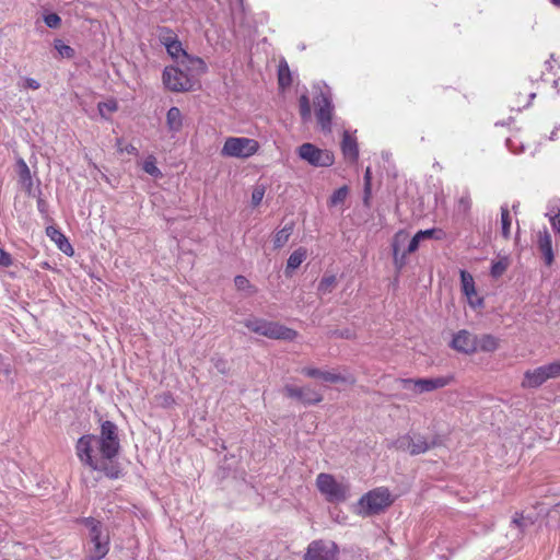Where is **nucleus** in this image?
Here are the masks:
<instances>
[{
	"label": "nucleus",
	"mask_w": 560,
	"mask_h": 560,
	"mask_svg": "<svg viewBox=\"0 0 560 560\" xmlns=\"http://www.w3.org/2000/svg\"><path fill=\"white\" fill-rule=\"evenodd\" d=\"M257 140L246 137H229L225 139L220 154L223 158L246 160L259 151Z\"/></svg>",
	"instance_id": "20e7f679"
},
{
	"label": "nucleus",
	"mask_w": 560,
	"mask_h": 560,
	"mask_svg": "<svg viewBox=\"0 0 560 560\" xmlns=\"http://www.w3.org/2000/svg\"><path fill=\"white\" fill-rule=\"evenodd\" d=\"M338 546L334 541L318 539L308 545L303 560H338Z\"/></svg>",
	"instance_id": "9b49d317"
},
{
	"label": "nucleus",
	"mask_w": 560,
	"mask_h": 560,
	"mask_svg": "<svg viewBox=\"0 0 560 560\" xmlns=\"http://www.w3.org/2000/svg\"><path fill=\"white\" fill-rule=\"evenodd\" d=\"M166 89L172 92H187L195 90L197 81L177 67H166L162 75Z\"/></svg>",
	"instance_id": "1a4fd4ad"
},
{
	"label": "nucleus",
	"mask_w": 560,
	"mask_h": 560,
	"mask_svg": "<svg viewBox=\"0 0 560 560\" xmlns=\"http://www.w3.org/2000/svg\"><path fill=\"white\" fill-rule=\"evenodd\" d=\"M520 96L521 95H515L511 98L510 104L513 109L521 110L522 108L529 106L535 94L528 92L522 98Z\"/></svg>",
	"instance_id": "2f4dec72"
},
{
	"label": "nucleus",
	"mask_w": 560,
	"mask_h": 560,
	"mask_svg": "<svg viewBox=\"0 0 560 560\" xmlns=\"http://www.w3.org/2000/svg\"><path fill=\"white\" fill-rule=\"evenodd\" d=\"M453 381L454 377L452 375H444L431 378H400L399 383L404 389L409 390L413 395H421L443 388L453 383Z\"/></svg>",
	"instance_id": "0eeeda50"
},
{
	"label": "nucleus",
	"mask_w": 560,
	"mask_h": 560,
	"mask_svg": "<svg viewBox=\"0 0 560 560\" xmlns=\"http://www.w3.org/2000/svg\"><path fill=\"white\" fill-rule=\"evenodd\" d=\"M54 46L61 57L68 58V59H71L74 57V49L69 45H66L62 40L56 39L54 42Z\"/></svg>",
	"instance_id": "e433bc0d"
},
{
	"label": "nucleus",
	"mask_w": 560,
	"mask_h": 560,
	"mask_svg": "<svg viewBox=\"0 0 560 560\" xmlns=\"http://www.w3.org/2000/svg\"><path fill=\"white\" fill-rule=\"evenodd\" d=\"M553 4L560 5V0H550Z\"/></svg>",
	"instance_id": "864d4df0"
},
{
	"label": "nucleus",
	"mask_w": 560,
	"mask_h": 560,
	"mask_svg": "<svg viewBox=\"0 0 560 560\" xmlns=\"http://www.w3.org/2000/svg\"><path fill=\"white\" fill-rule=\"evenodd\" d=\"M324 371H320L319 369L312 368V366H305L301 370V373L307 377L311 378H320Z\"/></svg>",
	"instance_id": "c03bdc74"
},
{
	"label": "nucleus",
	"mask_w": 560,
	"mask_h": 560,
	"mask_svg": "<svg viewBox=\"0 0 560 560\" xmlns=\"http://www.w3.org/2000/svg\"><path fill=\"white\" fill-rule=\"evenodd\" d=\"M511 215L506 207H501V233L504 240L511 236Z\"/></svg>",
	"instance_id": "c756f323"
},
{
	"label": "nucleus",
	"mask_w": 560,
	"mask_h": 560,
	"mask_svg": "<svg viewBox=\"0 0 560 560\" xmlns=\"http://www.w3.org/2000/svg\"><path fill=\"white\" fill-rule=\"evenodd\" d=\"M510 260L508 257H502L494 261L491 266L490 275L493 278H500L509 268Z\"/></svg>",
	"instance_id": "473e14b6"
},
{
	"label": "nucleus",
	"mask_w": 560,
	"mask_h": 560,
	"mask_svg": "<svg viewBox=\"0 0 560 560\" xmlns=\"http://www.w3.org/2000/svg\"><path fill=\"white\" fill-rule=\"evenodd\" d=\"M243 324L252 332L276 340L292 341L299 335L296 330L280 323L258 317H249L245 319Z\"/></svg>",
	"instance_id": "7ed1b4c3"
},
{
	"label": "nucleus",
	"mask_w": 560,
	"mask_h": 560,
	"mask_svg": "<svg viewBox=\"0 0 560 560\" xmlns=\"http://www.w3.org/2000/svg\"><path fill=\"white\" fill-rule=\"evenodd\" d=\"M316 106V118L323 129H329L332 118V104L324 93L317 95L314 100Z\"/></svg>",
	"instance_id": "dca6fc26"
},
{
	"label": "nucleus",
	"mask_w": 560,
	"mask_h": 560,
	"mask_svg": "<svg viewBox=\"0 0 560 560\" xmlns=\"http://www.w3.org/2000/svg\"><path fill=\"white\" fill-rule=\"evenodd\" d=\"M45 24L50 28H58L61 24V19L56 13H50L44 16Z\"/></svg>",
	"instance_id": "79ce46f5"
},
{
	"label": "nucleus",
	"mask_w": 560,
	"mask_h": 560,
	"mask_svg": "<svg viewBox=\"0 0 560 560\" xmlns=\"http://www.w3.org/2000/svg\"><path fill=\"white\" fill-rule=\"evenodd\" d=\"M371 178H372V173H371V168L368 167L365 170V173H364V182H365V195H369L370 191H371Z\"/></svg>",
	"instance_id": "09e8293b"
},
{
	"label": "nucleus",
	"mask_w": 560,
	"mask_h": 560,
	"mask_svg": "<svg viewBox=\"0 0 560 560\" xmlns=\"http://www.w3.org/2000/svg\"><path fill=\"white\" fill-rule=\"evenodd\" d=\"M550 223H551V226L557 230V231H560V220H559V217L558 215H553L550 218Z\"/></svg>",
	"instance_id": "3c124183"
},
{
	"label": "nucleus",
	"mask_w": 560,
	"mask_h": 560,
	"mask_svg": "<svg viewBox=\"0 0 560 560\" xmlns=\"http://www.w3.org/2000/svg\"><path fill=\"white\" fill-rule=\"evenodd\" d=\"M560 376V360L546 365L538 366L534 370H527L524 373L521 386L523 388H537L550 378Z\"/></svg>",
	"instance_id": "6e6552de"
},
{
	"label": "nucleus",
	"mask_w": 560,
	"mask_h": 560,
	"mask_svg": "<svg viewBox=\"0 0 560 560\" xmlns=\"http://www.w3.org/2000/svg\"><path fill=\"white\" fill-rule=\"evenodd\" d=\"M337 284V279L335 276H325L322 278V280L318 283V292L320 294H327L330 293Z\"/></svg>",
	"instance_id": "72a5a7b5"
},
{
	"label": "nucleus",
	"mask_w": 560,
	"mask_h": 560,
	"mask_svg": "<svg viewBox=\"0 0 560 560\" xmlns=\"http://www.w3.org/2000/svg\"><path fill=\"white\" fill-rule=\"evenodd\" d=\"M538 248L542 255L545 264L547 266H551L553 262L552 240L547 230L538 233Z\"/></svg>",
	"instance_id": "aec40b11"
},
{
	"label": "nucleus",
	"mask_w": 560,
	"mask_h": 560,
	"mask_svg": "<svg viewBox=\"0 0 560 560\" xmlns=\"http://www.w3.org/2000/svg\"><path fill=\"white\" fill-rule=\"evenodd\" d=\"M46 235L51 242L56 244L59 250L68 256H73L74 249L66 235L56 226L49 225L46 228Z\"/></svg>",
	"instance_id": "a211bd4d"
},
{
	"label": "nucleus",
	"mask_w": 560,
	"mask_h": 560,
	"mask_svg": "<svg viewBox=\"0 0 560 560\" xmlns=\"http://www.w3.org/2000/svg\"><path fill=\"white\" fill-rule=\"evenodd\" d=\"M293 228L294 224L291 222L285 224L281 230L276 232L273 236L275 248H281L288 243L290 236L293 233Z\"/></svg>",
	"instance_id": "b1692460"
},
{
	"label": "nucleus",
	"mask_w": 560,
	"mask_h": 560,
	"mask_svg": "<svg viewBox=\"0 0 560 560\" xmlns=\"http://www.w3.org/2000/svg\"><path fill=\"white\" fill-rule=\"evenodd\" d=\"M395 447L408 451L411 455H419L425 453L430 448V444L422 435H404L396 440Z\"/></svg>",
	"instance_id": "4468645a"
},
{
	"label": "nucleus",
	"mask_w": 560,
	"mask_h": 560,
	"mask_svg": "<svg viewBox=\"0 0 560 560\" xmlns=\"http://www.w3.org/2000/svg\"><path fill=\"white\" fill-rule=\"evenodd\" d=\"M299 107H300V115L303 120H307L311 118V103L310 98L303 94L299 98Z\"/></svg>",
	"instance_id": "4c0bfd02"
},
{
	"label": "nucleus",
	"mask_w": 560,
	"mask_h": 560,
	"mask_svg": "<svg viewBox=\"0 0 560 560\" xmlns=\"http://www.w3.org/2000/svg\"><path fill=\"white\" fill-rule=\"evenodd\" d=\"M524 517L522 514H516V516L513 518V523H515L518 527L523 526Z\"/></svg>",
	"instance_id": "603ef678"
},
{
	"label": "nucleus",
	"mask_w": 560,
	"mask_h": 560,
	"mask_svg": "<svg viewBox=\"0 0 560 560\" xmlns=\"http://www.w3.org/2000/svg\"><path fill=\"white\" fill-rule=\"evenodd\" d=\"M316 487L329 503L343 502L348 498L349 487L339 482L331 474H318L316 477Z\"/></svg>",
	"instance_id": "423d86ee"
},
{
	"label": "nucleus",
	"mask_w": 560,
	"mask_h": 560,
	"mask_svg": "<svg viewBox=\"0 0 560 560\" xmlns=\"http://www.w3.org/2000/svg\"><path fill=\"white\" fill-rule=\"evenodd\" d=\"M300 159L315 167H329L335 162V155L327 149H319L313 143H303L298 149Z\"/></svg>",
	"instance_id": "9d476101"
},
{
	"label": "nucleus",
	"mask_w": 560,
	"mask_h": 560,
	"mask_svg": "<svg viewBox=\"0 0 560 560\" xmlns=\"http://www.w3.org/2000/svg\"><path fill=\"white\" fill-rule=\"evenodd\" d=\"M394 500L385 487L375 488L359 500L360 512L363 515H375L393 504Z\"/></svg>",
	"instance_id": "39448f33"
},
{
	"label": "nucleus",
	"mask_w": 560,
	"mask_h": 560,
	"mask_svg": "<svg viewBox=\"0 0 560 560\" xmlns=\"http://www.w3.org/2000/svg\"><path fill=\"white\" fill-rule=\"evenodd\" d=\"M460 282H462L463 293L466 295V298L468 300V304L472 308L483 306V299L478 296V294H477L474 277L469 272L462 270L460 271Z\"/></svg>",
	"instance_id": "f3484780"
},
{
	"label": "nucleus",
	"mask_w": 560,
	"mask_h": 560,
	"mask_svg": "<svg viewBox=\"0 0 560 560\" xmlns=\"http://www.w3.org/2000/svg\"><path fill=\"white\" fill-rule=\"evenodd\" d=\"M417 234L420 236L421 240H427V238L443 240L445 236V233L439 229L421 230V231H418Z\"/></svg>",
	"instance_id": "ea45409f"
},
{
	"label": "nucleus",
	"mask_w": 560,
	"mask_h": 560,
	"mask_svg": "<svg viewBox=\"0 0 560 560\" xmlns=\"http://www.w3.org/2000/svg\"><path fill=\"white\" fill-rule=\"evenodd\" d=\"M450 347L464 354H474L478 351V336L462 329L453 336Z\"/></svg>",
	"instance_id": "ddd939ff"
},
{
	"label": "nucleus",
	"mask_w": 560,
	"mask_h": 560,
	"mask_svg": "<svg viewBox=\"0 0 560 560\" xmlns=\"http://www.w3.org/2000/svg\"><path fill=\"white\" fill-rule=\"evenodd\" d=\"M12 265V258L9 253H7L3 248H0V266L9 267Z\"/></svg>",
	"instance_id": "de8ad7c7"
},
{
	"label": "nucleus",
	"mask_w": 560,
	"mask_h": 560,
	"mask_svg": "<svg viewBox=\"0 0 560 560\" xmlns=\"http://www.w3.org/2000/svg\"><path fill=\"white\" fill-rule=\"evenodd\" d=\"M100 436L106 438L107 440H112V438L118 439L116 424L108 420L104 421L101 425Z\"/></svg>",
	"instance_id": "c9c22d12"
},
{
	"label": "nucleus",
	"mask_w": 560,
	"mask_h": 560,
	"mask_svg": "<svg viewBox=\"0 0 560 560\" xmlns=\"http://www.w3.org/2000/svg\"><path fill=\"white\" fill-rule=\"evenodd\" d=\"M142 170L154 178H161L163 176L162 172L156 166V158L153 154L145 158L142 163Z\"/></svg>",
	"instance_id": "a878e982"
},
{
	"label": "nucleus",
	"mask_w": 560,
	"mask_h": 560,
	"mask_svg": "<svg viewBox=\"0 0 560 560\" xmlns=\"http://www.w3.org/2000/svg\"><path fill=\"white\" fill-rule=\"evenodd\" d=\"M307 250L304 247H299L295 249L287 261L285 273L288 275L290 270H295L301 266V264L306 259Z\"/></svg>",
	"instance_id": "5701e85b"
},
{
	"label": "nucleus",
	"mask_w": 560,
	"mask_h": 560,
	"mask_svg": "<svg viewBox=\"0 0 560 560\" xmlns=\"http://www.w3.org/2000/svg\"><path fill=\"white\" fill-rule=\"evenodd\" d=\"M166 51L173 59H179L185 60L186 57H188V54L183 48L182 43L177 39L175 42H170V44L166 45Z\"/></svg>",
	"instance_id": "cd10ccee"
},
{
	"label": "nucleus",
	"mask_w": 560,
	"mask_h": 560,
	"mask_svg": "<svg viewBox=\"0 0 560 560\" xmlns=\"http://www.w3.org/2000/svg\"><path fill=\"white\" fill-rule=\"evenodd\" d=\"M408 233L404 230L398 231L393 240V255H394V261L398 269H401L405 265V258L408 254L415 253L420 242L422 241L420 236L416 233L415 236L410 240L409 245L406 250L402 252L401 256L399 257V250L400 245L406 243L408 241Z\"/></svg>",
	"instance_id": "f8f14e48"
},
{
	"label": "nucleus",
	"mask_w": 560,
	"mask_h": 560,
	"mask_svg": "<svg viewBox=\"0 0 560 560\" xmlns=\"http://www.w3.org/2000/svg\"><path fill=\"white\" fill-rule=\"evenodd\" d=\"M180 63L189 71H196L197 73H205L207 71L206 62L199 57L188 55L185 60H180Z\"/></svg>",
	"instance_id": "393cba45"
},
{
	"label": "nucleus",
	"mask_w": 560,
	"mask_h": 560,
	"mask_svg": "<svg viewBox=\"0 0 560 560\" xmlns=\"http://www.w3.org/2000/svg\"><path fill=\"white\" fill-rule=\"evenodd\" d=\"M234 283H235L236 289L241 290V291L252 288L249 280L244 276H236L234 278Z\"/></svg>",
	"instance_id": "a18cd8bd"
},
{
	"label": "nucleus",
	"mask_w": 560,
	"mask_h": 560,
	"mask_svg": "<svg viewBox=\"0 0 560 560\" xmlns=\"http://www.w3.org/2000/svg\"><path fill=\"white\" fill-rule=\"evenodd\" d=\"M348 195H349V189H348V187L346 185L340 187V188H338L330 196L329 201H328V206L329 207H337L339 205H342L346 201Z\"/></svg>",
	"instance_id": "7c9ffc66"
},
{
	"label": "nucleus",
	"mask_w": 560,
	"mask_h": 560,
	"mask_svg": "<svg viewBox=\"0 0 560 560\" xmlns=\"http://www.w3.org/2000/svg\"><path fill=\"white\" fill-rule=\"evenodd\" d=\"M167 128L173 132H178L183 127V115L178 107H171L166 114Z\"/></svg>",
	"instance_id": "4be33fe9"
},
{
	"label": "nucleus",
	"mask_w": 560,
	"mask_h": 560,
	"mask_svg": "<svg viewBox=\"0 0 560 560\" xmlns=\"http://www.w3.org/2000/svg\"><path fill=\"white\" fill-rule=\"evenodd\" d=\"M119 448V439L107 440L94 434L81 436L75 444L80 462L92 470L104 472L109 479H118L121 475L119 465L113 460Z\"/></svg>",
	"instance_id": "f257e3e1"
},
{
	"label": "nucleus",
	"mask_w": 560,
	"mask_h": 560,
	"mask_svg": "<svg viewBox=\"0 0 560 560\" xmlns=\"http://www.w3.org/2000/svg\"><path fill=\"white\" fill-rule=\"evenodd\" d=\"M456 212L463 215L469 213L471 209V198L469 194L462 195L456 201Z\"/></svg>",
	"instance_id": "f704fd0d"
},
{
	"label": "nucleus",
	"mask_w": 560,
	"mask_h": 560,
	"mask_svg": "<svg viewBox=\"0 0 560 560\" xmlns=\"http://www.w3.org/2000/svg\"><path fill=\"white\" fill-rule=\"evenodd\" d=\"M121 143H122L121 139H118L117 140V148H118L119 152H126V153L135 155V156H137L139 154L138 149L133 144L129 143V144H127V145H125L122 148Z\"/></svg>",
	"instance_id": "49530a36"
},
{
	"label": "nucleus",
	"mask_w": 560,
	"mask_h": 560,
	"mask_svg": "<svg viewBox=\"0 0 560 560\" xmlns=\"http://www.w3.org/2000/svg\"><path fill=\"white\" fill-rule=\"evenodd\" d=\"M265 192H266V188L264 185H257L254 187V189L252 191V205L254 207H257L260 205V202L264 199Z\"/></svg>",
	"instance_id": "a19ab883"
},
{
	"label": "nucleus",
	"mask_w": 560,
	"mask_h": 560,
	"mask_svg": "<svg viewBox=\"0 0 560 560\" xmlns=\"http://www.w3.org/2000/svg\"><path fill=\"white\" fill-rule=\"evenodd\" d=\"M22 165H23V167H24L25 172L28 174V167H27V165H26L24 162H22Z\"/></svg>",
	"instance_id": "5fc2aeb1"
},
{
	"label": "nucleus",
	"mask_w": 560,
	"mask_h": 560,
	"mask_svg": "<svg viewBox=\"0 0 560 560\" xmlns=\"http://www.w3.org/2000/svg\"><path fill=\"white\" fill-rule=\"evenodd\" d=\"M25 86L28 89H32V90H37V89H39L40 85L35 79L28 78L25 81Z\"/></svg>",
	"instance_id": "8fccbe9b"
},
{
	"label": "nucleus",
	"mask_w": 560,
	"mask_h": 560,
	"mask_svg": "<svg viewBox=\"0 0 560 560\" xmlns=\"http://www.w3.org/2000/svg\"><path fill=\"white\" fill-rule=\"evenodd\" d=\"M500 347V339L491 334L478 337V351L494 352Z\"/></svg>",
	"instance_id": "412c9836"
},
{
	"label": "nucleus",
	"mask_w": 560,
	"mask_h": 560,
	"mask_svg": "<svg viewBox=\"0 0 560 560\" xmlns=\"http://www.w3.org/2000/svg\"><path fill=\"white\" fill-rule=\"evenodd\" d=\"M117 109H118V105H117V102L114 101V100L98 104V110H100L102 116H104V110H107L109 113H114Z\"/></svg>",
	"instance_id": "37998d69"
},
{
	"label": "nucleus",
	"mask_w": 560,
	"mask_h": 560,
	"mask_svg": "<svg viewBox=\"0 0 560 560\" xmlns=\"http://www.w3.org/2000/svg\"><path fill=\"white\" fill-rule=\"evenodd\" d=\"M341 151L345 159L351 163H354L359 159V149L355 137L350 135L348 131L343 132L341 141Z\"/></svg>",
	"instance_id": "6ab92c4d"
},
{
	"label": "nucleus",
	"mask_w": 560,
	"mask_h": 560,
	"mask_svg": "<svg viewBox=\"0 0 560 560\" xmlns=\"http://www.w3.org/2000/svg\"><path fill=\"white\" fill-rule=\"evenodd\" d=\"M10 373H11V370H10V368L8 366V368L5 369V374H7V375H10Z\"/></svg>",
	"instance_id": "6e6d98bb"
},
{
	"label": "nucleus",
	"mask_w": 560,
	"mask_h": 560,
	"mask_svg": "<svg viewBox=\"0 0 560 560\" xmlns=\"http://www.w3.org/2000/svg\"><path fill=\"white\" fill-rule=\"evenodd\" d=\"M322 380L328 383H348L353 385L355 383V378L353 376H345L335 372L324 371L322 375Z\"/></svg>",
	"instance_id": "bb28decb"
},
{
	"label": "nucleus",
	"mask_w": 560,
	"mask_h": 560,
	"mask_svg": "<svg viewBox=\"0 0 560 560\" xmlns=\"http://www.w3.org/2000/svg\"><path fill=\"white\" fill-rule=\"evenodd\" d=\"M278 82L282 89L290 86L292 83L291 72L285 61L280 62L278 67Z\"/></svg>",
	"instance_id": "c85d7f7f"
},
{
	"label": "nucleus",
	"mask_w": 560,
	"mask_h": 560,
	"mask_svg": "<svg viewBox=\"0 0 560 560\" xmlns=\"http://www.w3.org/2000/svg\"><path fill=\"white\" fill-rule=\"evenodd\" d=\"M159 39L166 47L170 42L177 40V35L168 27H161L159 30Z\"/></svg>",
	"instance_id": "58836bf2"
},
{
	"label": "nucleus",
	"mask_w": 560,
	"mask_h": 560,
	"mask_svg": "<svg viewBox=\"0 0 560 560\" xmlns=\"http://www.w3.org/2000/svg\"><path fill=\"white\" fill-rule=\"evenodd\" d=\"M284 393L290 398H295L305 405H317L323 401V395L311 387L284 386Z\"/></svg>",
	"instance_id": "2eb2a0df"
},
{
	"label": "nucleus",
	"mask_w": 560,
	"mask_h": 560,
	"mask_svg": "<svg viewBox=\"0 0 560 560\" xmlns=\"http://www.w3.org/2000/svg\"><path fill=\"white\" fill-rule=\"evenodd\" d=\"M81 523L89 529L88 560H102L109 551L110 539L104 532L102 522L94 517H84Z\"/></svg>",
	"instance_id": "f03ea898"
}]
</instances>
